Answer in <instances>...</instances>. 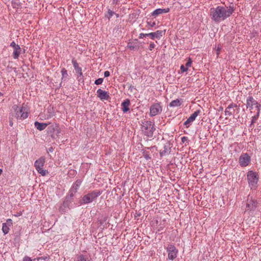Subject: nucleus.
<instances>
[{"instance_id": "20e7f679", "label": "nucleus", "mask_w": 261, "mask_h": 261, "mask_svg": "<svg viewBox=\"0 0 261 261\" xmlns=\"http://www.w3.org/2000/svg\"><path fill=\"white\" fill-rule=\"evenodd\" d=\"M101 194L100 190H96L84 195L79 201V205L87 204L94 201Z\"/></svg>"}, {"instance_id": "a211bd4d", "label": "nucleus", "mask_w": 261, "mask_h": 261, "mask_svg": "<svg viewBox=\"0 0 261 261\" xmlns=\"http://www.w3.org/2000/svg\"><path fill=\"white\" fill-rule=\"evenodd\" d=\"M48 124L47 123H41L38 121H35L34 122V126L38 130L41 131L45 129Z\"/></svg>"}, {"instance_id": "9d476101", "label": "nucleus", "mask_w": 261, "mask_h": 261, "mask_svg": "<svg viewBox=\"0 0 261 261\" xmlns=\"http://www.w3.org/2000/svg\"><path fill=\"white\" fill-rule=\"evenodd\" d=\"M246 106L247 109H249L250 111L254 108L256 109H260L261 108V105L259 104L252 96H249L247 97Z\"/></svg>"}, {"instance_id": "393cba45", "label": "nucleus", "mask_w": 261, "mask_h": 261, "mask_svg": "<svg viewBox=\"0 0 261 261\" xmlns=\"http://www.w3.org/2000/svg\"><path fill=\"white\" fill-rule=\"evenodd\" d=\"M114 14H115V12L114 11L108 9L107 13L105 14V17L110 20Z\"/></svg>"}, {"instance_id": "37998d69", "label": "nucleus", "mask_w": 261, "mask_h": 261, "mask_svg": "<svg viewBox=\"0 0 261 261\" xmlns=\"http://www.w3.org/2000/svg\"><path fill=\"white\" fill-rule=\"evenodd\" d=\"M18 45H19L16 44L15 43V42L14 41H13L10 43V46L11 47H12V48H14V47H15V48H16V46H18Z\"/></svg>"}, {"instance_id": "f03ea898", "label": "nucleus", "mask_w": 261, "mask_h": 261, "mask_svg": "<svg viewBox=\"0 0 261 261\" xmlns=\"http://www.w3.org/2000/svg\"><path fill=\"white\" fill-rule=\"evenodd\" d=\"M259 211V205L255 197L249 195L246 201L245 212L251 216H255Z\"/></svg>"}, {"instance_id": "473e14b6", "label": "nucleus", "mask_w": 261, "mask_h": 261, "mask_svg": "<svg viewBox=\"0 0 261 261\" xmlns=\"http://www.w3.org/2000/svg\"><path fill=\"white\" fill-rule=\"evenodd\" d=\"M103 81V78H98V79H97L95 81L94 84L97 85H100L102 83Z\"/></svg>"}, {"instance_id": "5fc2aeb1", "label": "nucleus", "mask_w": 261, "mask_h": 261, "mask_svg": "<svg viewBox=\"0 0 261 261\" xmlns=\"http://www.w3.org/2000/svg\"><path fill=\"white\" fill-rule=\"evenodd\" d=\"M45 259V258H42V257H41V258H38V259H38V260H39V259Z\"/></svg>"}, {"instance_id": "39448f33", "label": "nucleus", "mask_w": 261, "mask_h": 261, "mask_svg": "<svg viewBox=\"0 0 261 261\" xmlns=\"http://www.w3.org/2000/svg\"><path fill=\"white\" fill-rule=\"evenodd\" d=\"M141 129L145 136L148 138H152L155 130L154 123L149 120L142 121Z\"/></svg>"}, {"instance_id": "58836bf2", "label": "nucleus", "mask_w": 261, "mask_h": 261, "mask_svg": "<svg viewBox=\"0 0 261 261\" xmlns=\"http://www.w3.org/2000/svg\"><path fill=\"white\" fill-rule=\"evenodd\" d=\"M3 223L7 224V225L11 226L12 225V220L11 219H8L6 221V222Z\"/></svg>"}, {"instance_id": "4468645a", "label": "nucleus", "mask_w": 261, "mask_h": 261, "mask_svg": "<svg viewBox=\"0 0 261 261\" xmlns=\"http://www.w3.org/2000/svg\"><path fill=\"white\" fill-rule=\"evenodd\" d=\"M97 96L101 100H108L110 98L109 93L108 92L103 90L101 89H98L96 91Z\"/></svg>"}, {"instance_id": "aec40b11", "label": "nucleus", "mask_w": 261, "mask_h": 261, "mask_svg": "<svg viewBox=\"0 0 261 261\" xmlns=\"http://www.w3.org/2000/svg\"><path fill=\"white\" fill-rule=\"evenodd\" d=\"M237 105L234 104L233 103H231L230 105H228V106L226 108V109L225 110V115L226 116H230L232 115V113L234 112V110H233V111H230L229 110L233 108L237 107Z\"/></svg>"}, {"instance_id": "49530a36", "label": "nucleus", "mask_w": 261, "mask_h": 261, "mask_svg": "<svg viewBox=\"0 0 261 261\" xmlns=\"http://www.w3.org/2000/svg\"><path fill=\"white\" fill-rule=\"evenodd\" d=\"M119 0H112V4L115 5H118L119 3Z\"/></svg>"}, {"instance_id": "4c0bfd02", "label": "nucleus", "mask_w": 261, "mask_h": 261, "mask_svg": "<svg viewBox=\"0 0 261 261\" xmlns=\"http://www.w3.org/2000/svg\"><path fill=\"white\" fill-rule=\"evenodd\" d=\"M164 225H159L158 227V232L159 233H162V231L164 229Z\"/></svg>"}, {"instance_id": "c9c22d12", "label": "nucleus", "mask_w": 261, "mask_h": 261, "mask_svg": "<svg viewBox=\"0 0 261 261\" xmlns=\"http://www.w3.org/2000/svg\"><path fill=\"white\" fill-rule=\"evenodd\" d=\"M192 63V59L190 58H189L187 63H186V67L188 68V67L191 66Z\"/></svg>"}, {"instance_id": "864d4df0", "label": "nucleus", "mask_w": 261, "mask_h": 261, "mask_svg": "<svg viewBox=\"0 0 261 261\" xmlns=\"http://www.w3.org/2000/svg\"><path fill=\"white\" fill-rule=\"evenodd\" d=\"M3 93H2L1 92H0V96H3Z\"/></svg>"}, {"instance_id": "72a5a7b5", "label": "nucleus", "mask_w": 261, "mask_h": 261, "mask_svg": "<svg viewBox=\"0 0 261 261\" xmlns=\"http://www.w3.org/2000/svg\"><path fill=\"white\" fill-rule=\"evenodd\" d=\"M82 180L80 179H77L73 184H74L75 187H77L79 188L81 185Z\"/></svg>"}, {"instance_id": "a878e982", "label": "nucleus", "mask_w": 261, "mask_h": 261, "mask_svg": "<svg viewBox=\"0 0 261 261\" xmlns=\"http://www.w3.org/2000/svg\"><path fill=\"white\" fill-rule=\"evenodd\" d=\"M10 226L7 225V224L3 223L2 231L5 234H7L9 233L10 230Z\"/></svg>"}, {"instance_id": "dca6fc26", "label": "nucleus", "mask_w": 261, "mask_h": 261, "mask_svg": "<svg viewBox=\"0 0 261 261\" xmlns=\"http://www.w3.org/2000/svg\"><path fill=\"white\" fill-rule=\"evenodd\" d=\"M170 11V8H159L154 10L151 13V16L156 17L159 15L163 14V13H166Z\"/></svg>"}, {"instance_id": "423d86ee", "label": "nucleus", "mask_w": 261, "mask_h": 261, "mask_svg": "<svg viewBox=\"0 0 261 261\" xmlns=\"http://www.w3.org/2000/svg\"><path fill=\"white\" fill-rule=\"evenodd\" d=\"M247 177L249 186L250 189L252 190H256L257 188L259 180L258 174L252 170H249L247 172Z\"/></svg>"}, {"instance_id": "cd10ccee", "label": "nucleus", "mask_w": 261, "mask_h": 261, "mask_svg": "<svg viewBox=\"0 0 261 261\" xmlns=\"http://www.w3.org/2000/svg\"><path fill=\"white\" fill-rule=\"evenodd\" d=\"M127 47L130 50H137V45L136 43L128 42L127 44Z\"/></svg>"}, {"instance_id": "2eb2a0df", "label": "nucleus", "mask_w": 261, "mask_h": 261, "mask_svg": "<svg viewBox=\"0 0 261 261\" xmlns=\"http://www.w3.org/2000/svg\"><path fill=\"white\" fill-rule=\"evenodd\" d=\"M200 113V110H198L194 112L191 116L187 119V120L184 122V125L186 126V128L190 126L191 123L195 120L196 118Z\"/></svg>"}, {"instance_id": "c85d7f7f", "label": "nucleus", "mask_w": 261, "mask_h": 261, "mask_svg": "<svg viewBox=\"0 0 261 261\" xmlns=\"http://www.w3.org/2000/svg\"><path fill=\"white\" fill-rule=\"evenodd\" d=\"M143 156L146 160H149L151 159L149 152L146 150H143L142 151Z\"/></svg>"}, {"instance_id": "f704fd0d", "label": "nucleus", "mask_w": 261, "mask_h": 261, "mask_svg": "<svg viewBox=\"0 0 261 261\" xmlns=\"http://www.w3.org/2000/svg\"><path fill=\"white\" fill-rule=\"evenodd\" d=\"M79 189V188L77 187H75V186L74 184H73L69 190L72 192L76 193Z\"/></svg>"}, {"instance_id": "412c9836", "label": "nucleus", "mask_w": 261, "mask_h": 261, "mask_svg": "<svg viewBox=\"0 0 261 261\" xmlns=\"http://www.w3.org/2000/svg\"><path fill=\"white\" fill-rule=\"evenodd\" d=\"M170 152V145L168 143H167L164 146V149L160 151V154L161 156H163L168 154Z\"/></svg>"}, {"instance_id": "c756f323", "label": "nucleus", "mask_w": 261, "mask_h": 261, "mask_svg": "<svg viewBox=\"0 0 261 261\" xmlns=\"http://www.w3.org/2000/svg\"><path fill=\"white\" fill-rule=\"evenodd\" d=\"M76 193L69 191L68 194L65 198L73 200V197Z\"/></svg>"}, {"instance_id": "ddd939ff", "label": "nucleus", "mask_w": 261, "mask_h": 261, "mask_svg": "<svg viewBox=\"0 0 261 261\" xmlns=\"http://www.w3.org/2000/svg\"><path fill=\"white\" fill-rule=\"evenodd\" d=\"M250 161L251 157L247 153H242L239 159V164L242 167L247 166L250 163Z\"/></svg>"}, {"instance_id": "1a4fd4ad", "label": "nucleus", "mask_w": 261, "mask_h": 261, "mask_svg": "<svg viewBox=\"0 0 261 261\" xmlns=\"http://www.w3.org/2000/svg\"><path fill=\"white\" fill-rule=\"evenodd\" d=\"M165 34V31L161 30H158L154 32L149 33H140L139 38L143 39L145 37H149L151 39L154 40L155 38L160 39Z\"/></svg>"}, {"instance_id": "f8f14e48", "label": "nucleus", "mask_w": 261, "mask_h": 261, "mask_svg": "<svg viewBox=\"0 0 261 261\" xmlns=\"http://www.w3.org/2000/svg\"><path fill=\"white\" fill-rule=\"evenodd\" d=\"M167 251L168 253V258L170 260L174 259L177 255L178 250L174 245L170 244L167 247Z\"/></svg>"}, {"instance_id": "3c124183", "label": "nucleus", "mask_w": 261, "mask_h": 261, "mask_svg": "<svg viewBox=\"0 0 261 261\" xmlns=\"http://www.w3.org/2000/svg\"><path fill=\"white\" fill-rule=\"evenodd\" d=\"M114 15H115V16H116V17L117 18H118V17H119V15L118 14H117V13H115V14H114Z\"/></svg>"}, {"instance_id": "f3484780", "label": "nucleus", "mask_w": 261, "mask_h": 261, "mask_svg": "<svg viewBox=\"0 0 261 261\" xmlns=\"http://www.w3.org/2000/svg\"><path fill=\"white\" fill-rule=\"evenodd\" d=\"M130 105V102L129 99H125L121 103V109L124 113H126L129 111Z\"/></svg>"}, {"instance_id": "2f4dec72", "label": "nucleus", "mask_w": 261, "mask_h": 261, "mask_svg": "<svg viewBox=\"0 0 261 261\" xmlns=\"http://www.w3.org/2000/svg\"><path fill=\"white\" fill-rule=\"evenodd\" d=\"M71 62L75 70L80 67L75 59H72Z\"/></svg>"}, {"instance_id": "a18cd8bd", "label": "nucleus", "mask_w": 261, "mask_h": 261, "mask_svg": "<svg viewBox=\"0 0 261 261\" xmlns=\"http://www.w3.org/2000/svg\"><path fill=\"white\" fill-rule=\"evenodd\" d=\"M110 75V73L109 71H106L104 72V76L105 77H108Z\"/></svg>"}, {"instance_id": "603ef678", "label": "nucleus", "mask_w": 261, "mask_h": 261, "mask_svg": "<svg viewBox=\"0 0 261 261\" xmlns=\"http://www.w3.org/2000/svg\"><path fill=\"white\" fill-rule=\"evenodd\" d=\"M220 48H219V47H218V48H217V51H218L217 54H219V51H220Z\"/></svg>"}, {"instance_id": "de8ad7c7", "label": "nucleus", "mask_w": 261, "mask_h": 261, "mask_svg": "<svg viewBox=\"0 0 261 261\" xmlns=\"http://www.w3.org/2000/svg\"><path fill=\"white\" fill-rule=\"evenodd\" d=\"M188 140V137H182L181 138V141L182 142H185V141H187Z\"/></svg>"}, {"instance_id": "8fccbe9b", "label": "nucleus", "mask_w": 261, "mask_h": 261, "mask_svg": "<svg viewBox=\"0 0 261 261\" xmlns=\"http://www.w3.org/2000/svg\"><path fill=\"white\" fill-rule=\"evenodd\" d=\"M52 116H53V115H51V114H49V115L47 116V119L51 118Z\"/></svg>"}, {"instance_id": "c03bdc74", "label": "nucleus", "mask_w": 261, "mask_h": 261, "mask_svg": "<svg viewBox=\"0 0 261 261\" xmlns=\"http://www.w3.org/2000/svg\"><path fill=\"white\" fill-rule=\"evenodd\" d=\"M23 261H32V259L27 256H25L23 258Z\"/></svg>"}, {"instance_id": "b1692460", "label": "nucleus", "mask_w": 261, "mask_h": 261, "mask_svg": "<svg viewBox=\"0 0 261 261\" xmlns=\"http://www.w3.org/2000/svg\"><path fill=\"white\" fill-rule=\"evenodd\" d=\"M183 101L181 99H176L170 102L169 106L170 107H177L181 105Z\"/></svg>"}, {"instance_id": "4be33fe9", "label": "nucleus", "mask_w": 261, "mask_h": 261, "mask_svg": "<svg viewBox=\"0 0 261 261\" xmlns=\"http://www.w3.org/2000/svg\"><path fill=\"white\" fill-rule=\"evenodd\" d=\"M74 261H92V260L89 256L81 254L77 255L74 259Z\"/></svg>"}, {"instance_id": "ea45409f", "label": "nucleus", "mask_w": 261, "mask_h": 261, "mask_svg": "<svg viewBox=\"0 0 261 261\" xmlns=\"http://www.w3.org/2000/svg\"><path fill=\"white\" fill-rule=\"evenodd\" d=\"M188 68L185 66L184 65L180 66V70L181 72H185L188 70Z\"/></svg>"}, {"instance_id": "6e6d98bb", "label": "nucleus", "mask_w": 261, "mask_h": 261, "mask_svg": "<svg viewBox=\"0 0 261 261\" xmlns=\"http://www.w3.org/2000/svg\"><path fill=\"white\" fill-rule=\"evenodd\" d=\"M153 147H150V148H153ZM147 149H150V148H149V147H148V148H147Z\"/></svg>"}, {"instance_id": "6e6552de", "label": "nucleus", "mask_w": 261, "mask_h": 261, "mask_svg": "<svg viewBox=\"0 0 261 261\" xmlns=\"http://www.w3.org/2000/svg\"><path fill=\"white\" fill-rule=\"evenodd\" d=\"M45 162V159L44 156L40 157L34 163V166L38 172L42 176H45L48 173L47 170L43 169V166Z\"/></svg>"}, {"instance_id": "9b49d317", "label": "nucleus", "mask_w": 261, "mask_h": 261, "mask_svg": "<svg viewBox=\"0 0 261 261\" xmlns=\"http://www.w3.org/2000/svg\"><path fill=\"white\" fill-rule=\"evenodd\" d=\"M163 111L162 106L160 102H156L152 104L150 107L149 116L153 117L159 115Z\"/></svg>"}, {"instance_id": "79ce46f5", "label": "nucleus", "mask_w": 261, "mask_h": 261, "mask_svg": "<svg viewBox=\"0 0 261 261\" xmlns=\"http://www.w3.org/2000/svg\"><path fill=\"white\" fill-rule=\"evenodd\" d=\"M147 23L148 25L150 26L151 27H153L155 25V22L154 21H147Z\"/></svg>"}, {"instance_id": "bb28decb", "label": "nucleus", "mask_w": 261, "mask_h": 261, "mask_svg": "<svg viewBox=\"0 0 261 261\" xmlns=\"http://www.w3.org/2000/svg\"><path fill=\"white\" fill-rule=\"evenodd\" d=\"M61 72L62 74V80H65L68 76L67 70L65 68H63L62 69Z\"/></svg>"}, {"instance_id": "4d7b16f0", "label": "nucleus", "mask_w": 261, "mask_h": 261, "mask_svg": "<svg viewBox=\"0 0 261 261\" xmlns=\"http://www.w3.org/2000/svg\"><path fill=\"white\" fill-rule=\"evenodd\" d=\"M260 261H261V259H260Z\"/></svg>"}, {"instance_id": "7ed1b4c3", "label": "nucleus", "mask_w": 261, "mask_h": 261, "mask_svg": "<svg viewBox=\"0 0 261 261\" xmlns=\"http://www.w3.org/2000/svg\"><path fill=\"white\" fill-rule=\"evenodd\" d=\"M12 110L14 112V118L18 120H22L28 117L29 108L28 105L24 103H22L21 106L14 105L12 107Z\"/></svg>"}, {"instance_id": "f257e3e1", "label": "nucleus", "mask_w": 261, "mask_h": 261, "mask_svg": "<svg viewBox=\"0 0 261 261\" xmlns=\"http://www.w3.org/2000/svg\"><path fill=\"white\" fill-rule=\"evenodd\" d=\"M235 8L233 5L218 6L210 9V17L216 23H220L229 17L234 12Z\"/></svg>"}, {"instance_id": "e433bc0d", "label": "nucleus", "mask_w": 261, "mask_h": 261, "mask_svg": "<svg viewBox=\"0 0 261 261\" xmlns=\"http://www.w3.org/2000/svg\"><path fill=\"white\" fill-rule=\"evenodd\" d=\"M75 72L78 74L79 76H83L82 69L81 67L75 70Z\"/></svg>"}, {"instance_id": "a19ab883", "label": "nucleus", "mask_w": 261, "mask_h": 261, "mask_svg": "<svg viewBox=\"0 0 261 261\" xmlns=\"http://www.w3.org/2000/svg\"><path fill=\"white\" fill-rule=\"evenodd\" d=\"M155 46V44L153 42H151L149 46V49L151 51Z\"/></svg>"}, {"instance_id": "0eeeda50", "label": "nucleus", "mask_w": 261, "mask_h": 261, "mask_svg": "<svg viewBox=\"0 0 261 261\" xmlns=\"http://www.w3.org/2000/svg\"><path fill=\"white\" fill-rule=\"evenodd\" d=\"M79 205H80L75 203L74 200L65 198L62 204L59 208V211L61 213L64 214L68 210Z\"/></svg>"}, {"instance_id": "6ab92c4d", "label": "nucleus", "mask_w": 261, "mask_h": 261, "mask_svg": "<svg viewBox=\"0 0 261 261\" xmlns=\"http://www.w3.org/2000/svg\"><path fill=\"white\" fill-rule=\"evenodd\" d=\"M257 112L255 114V115L252 117V119L251 121V123L249 125V127H251L252 129L254 127V123L256 122V121L257 120V119L259 118L260 112V109H256Z\"/></svg>"}, {"instance_id": "7c9ffc66", "label": "nucleus", "mask_w": 261, "mask_h": 261, "mask_svg": "<svg viewBox=\"0 0 261 261\" xmlns=\"http://www.w3.org/2000/svg\"><path fill=\"white\" fill-rule=\"evenodd\" d=\"M13 118H14V114L13 113H10L9 116V125L11 126H12L13 125Z\"/></svg>"}, {"instance_id": "5701e85b", "label": "nucleus", "mask_w": 261, "mask_h": 261, "mask_svg": "<svg viewBox=\"0 0 261 261\" xmlns=\"http://www.w3.org/2000/svg\"><path fill=\"white\" fill-rule=\"evenodd\" d=\"M13 49L14 50L12 53L13 58L14 59H17L21 53V49L19 45L16 46V48H13Z\"/></svg>"}, {"instance_id": "09e8293b", "label": "nucleus", "mask_w": 261, "mask_h": 261, "mask_svg": "<svg viewBox=\"0 0 261 261\" xmlns=\"http://www.w3.org/2000/svg\"><path fill=\"white\" fill-rule=\"evenodd\" d=\"M53 150H54V149H53V148L52 147H51L49 148V149H48V151H49V152H53Z\"/></svg>"}]
</instances>
